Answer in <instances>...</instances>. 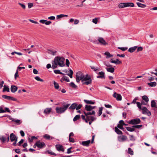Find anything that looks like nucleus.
<instances>
[{"instance_id":"1","label":"nucleus","mask_w":157,"mask_h":157,"mask_svg":"<svg viewBox=\"0 0 157 157\" xmlns=\"http://www.w3.org/2000/svg\"><path fill=\"white\" fill-rule=\"evenodd\" d=\"M64 58L63 57L56 56L54 59V60L52 61V68L53 69L56 68L58 66L61 67L65 66Z\"/></svg>"},{"instance_id":"2","label":"nucleus","mask_w":157,"mask_h":157,"mask_svg":"<svg viewBox=\"0 0 157 157\" xmlns=\"http://www.w3.org/2000/svg\"><path fill=\"white\" fill-rule=\"evenodd\" d=\"M70 104L63 105V107H57L56 108V112L58 114H61L64 113L70 106Z\"/></svg>"},{"instance_id":"3","label":"nucleus","mask_w":157,"mask_h":157,"mask_svg":"<svg viewBox=\"0 0 157 157\" xmlns=\"http://www.w3.org/2000/svg\"><path fill=\"white\" fill-rule=\"evenodd\" d=\"M76 78H91L92 76L87 74L85 75L81 71L77 72L76 75Z\"/></svg>"},{"instance_id":"4","label":"nucleus","mask_w":157,"mask_h":157,"mask_svg":"<svg viewBox=\"0 0 157 157\" xmlns=\"http://www.w3.org/2000/svg\"><path fill=\"white\" fill-rule=\"evenodd\" d=\"M7 135V142H8L10 140V139L11 142H13L15 140H17V138L16 136L13 134V133H11L9 136V134Z\"/></svg>"},{"instance_id":"5","label":"nucleus","mask_w":157,"mask_h":157,"mask_svg":"<svg viewBox=\"0 0 157 157\" xmlns=\"http://www.w3.org/2000/svg\"><path fill=\"white\" fill-rule=\"evenodd\" d=\"M141 122L140 119L139 118H136L131 120L128 122V123L131 124H140Z\"/></svg>"},{"instance_id":"6","label":"nucleus","mask_w":157,"mask_h":157,"mask_svg":"<svg viewBox=\"0 0 157 157\" xmlns=\"http://www.w3.org/2000/svg\"><path fill=\"white\" fill-rule=\"evenodd\" d=\"M35 145L40 148H42L45 147V144L44 142H41L40 140L37 141L35 144Z\"/></svg>"},{"instance_id":"7","label":"nucleus","mask_w":157,"mask_h":157,"mask_svg":"<svg viewBox=\"0 0 157 157\" xmlns=\"http://www.w3.org/2000/svg\"><path fill=\"white\" fill-rule=\"evenodd\" d=\"M142 110L143 114H147L148 116L151 115V112L147 109L146 107H144Z\"/></svg>"},{"instance_id":"8","label":"nucleus","mask_w":157,"mask_h":157,"mask_svg":"<svg viewBox=\"0 0 157 157\" xmlns=\"http://www.w3.org/2000/svg\"><path fill=\"white\" fill-rule=\"evenodd\" d=\"M118 140L119 142H123L126 141L127 138L126 136L124 135H122L119 136L117 137Z\"/></svg>"},{"instance_id":"9","label":"nucleus","mask_w":157,"mask_h":157,"mask_svg":"<svg viewBox=\"0 0 157 157\" xmlns=\"http://www.w3.org/2000/svg\"><path fill=\"white\" fill-rule=\"evenodd\" d=\"M113 96L116 98L117 101H121L122 100V97L120 94H118L116 92H114Z\"/></svg>"},{"instance_id":"10","label":"nucleus","mask_w":157,"mask_h":157,"mask_svg":"<svg viewBox=\"0 0 157 157\" xmlns=\"http://www.w3.org/2000/svg\"><path fill=\"white\" fill-rule=\"evenodd\" d=\"M98 40L101 45H105L108 44L102 37H99L98 38Z\"/></svg>"},{"instance_id":"11","label":"nucleus","mask_w":157,"mask_h":157,"mask_svg":"<svg viewBox=\"0 0 157 157\" xmlns=\"http://www.w3.org/2000/svg\"><path fill=\"white\" fill-rule=\"evenodd\" d=\"M2 97L4 99L9 100H13V101H16L17 100V99L15 98L5 95H2Z\"/></svg>"},{"instance_id":"12","label":"nucleus","mask_w":157,"mask_h":157,"mask_svg":"<svg viewBox=\"0 0 157 157\" xmlns=\"http://www.w3.org/2000/svg\"><path fill=\"white\" fill-rule=\"evenodd\" d=\"M95 107V106H93L90 105H85V109L86 111L89 112L94 109Z\"/></svg>"},{"instance_id":"13","label":"nucleus","mask_w":157,"mask_h":157,"mask_svg":"<svg viewBox=\"0 0 157 157\" xmlns=\"http://www.w3.org/2000/svg\"><path fill=\"white\" fill-rule=\"evenodd\" d=\"M56 147L58 151H62L63 152L64 151L63 147L60 144H56L55 146Z\"/></svg>"},{"instance_id":"14","label":"nucleus","mask_w":157,"mask_h":157,"mask_svg":"<svg viewBox=\"0 0 157 157\" xmlns=\"http://www.w3.org/2000/svg\"><path fill=\"white\" fill-rule=\"evenodd\" d=\"M39 22L41 23L45 24L46 25H50L52 23V22L51 21H47V20L44 19L40 20Z\"/></svg>"},{"instance_id":"15","label":"nucleus","mask_w":157,"mask_h":157,"mask_svg":"<svg viewBox=\"0 0 157 157\" xmlns=\"http://www.w3.org/2000/svg\"><path fill=\"white\" fill-rule=\"evenodd\" d=\"M57 52V51L56 50L48 49L47 51V52L48 54L53 56L56 55Z\"/></svg>"},{"instance_id":"16","label":"nucleus","mask_w":157,"mask_h":157,"mask_svg":"<svg viewBox=\"0 0 157 157\" xmlns=\"http://www.w3.org/2000/svg\"><path fill=\"white\" fill-rule=\"evenodd\" d=\"M84 113L85 116H89V115H94L95 114V112L94 111L92 110L91 111H90L89 112L86 113L85 111H84Z\"/></svg>"},{"instance_id":"17","label":"nucleus","mask_w":157,"mask_h":157,"mask_svg":"<svg viewBox=\"0 0 157 157\" xmlns=\"http://www.w3.org/2000/svg\"><path fill=\"white\" fill-rule=\"evenodd\" d=\"M90 143V140H89L86 141H82V144L84 146H89Z\"/></svg>"},{"instance_id":"18","label":"nucleus","mask_w":157,"mask_h":157,"mask_svg":"<svg viewBox=\"0 0 157 157\" xmlns=\"http://www.w3.org/2000/svg\"><path fill=\"white\" fill-rule=\"evenodd\" d=\"M52 109V108H46L44 109V113L45 114H49L51 112Z\"/></svg>"},{"instance_id":"19","label":"nucleus","mask_w":157,"mask_h":157,"mask_svg":"<svg viewBox=\"0 0 157 157\" xmlns=\"http://www.w3.org/2000/svg\"><path fill=\"white\" fill-rule=\"evenodd\" d=\"M86 119L87 120V121H94L96 120V118L93 116H86Z\"/></svg>"},{"instance_id":"20","label":"nucleus","mask_w":157,"mask_h":157,"mask_svg":"<svg viewBox=\"0 0 157 157\" xmlns=\"http://www.w3.org/2000/svg\"><path fill=\"white\" fill-rule=\"evenodd\" d=\"M91 79H84V82H83V83L88 85L91 83Z\"/></svg>"},{"instance_id":"21","label":"nucleus","mask_w":157,"mask_h":157,"mask_svg":"<svg viewBox=\"0 0 157 157\" xmlns=\"http://www.w3.org/2000/svg\"><path fill=\"white\" fill-rule=\"evenodd\" d=\"M43 137L46 140H52L54 139L53 137H51L49 135L46 134L43 136Z\"/></svg>"},{"instance_id":"22","label":"nucleus","mask_w":157,"mask_h":157,"mask_svg":"<svg viewBox=\"0 0 157 157\" xmlns=\"http://www.w3.org/2000/svg\"><path fill=\"white\" fill-rule=\"evenodd\" d=\"M110 62L112 63H114L116 64H121V62L118 59H116L115 60H113L112 59H111Z\"/></svg>"},{"instance_id":"23","label":"nucleus","mask_w":157,"mask_h":157,"mask_svg":"<svg viewBox=\"0 0 157 157\" xmlns=\"http://www.w3.org/2000/svg\"><path fill=\"white\" fill-rule=\"evenodd\" d=\"M115 131L118 135H122L123 134L122 132L117 127H115Z\"/></svg>"},{"instance_id":"24","label":"nucleus","mask_w":157,"mask_h":157,"mask_svg":"<svg viewBox=\"0 0 157 157\" xmlns=\"http://www.w3.org/2000/svg\"><path fill=\"white\" fill-rule=\"evenodd\" d=\"M104 73L102 71L98 73V75L97 76V78H105Z\"/></svg>"},{"instance_id":"25","label":"nucleus","mask_w":157,"mask_h":157,"mask_svg":"<svg viewBox=\"0 0 157 157\" xmlns=\"http://www.w3.org/2000/svg\"><path fill=\"white\" fill-rule=\"evenodd\" d=\"M17 89V86H12L11 87L10 90L11 91L13 92L14 93L16 92Z\"/></svg>"},{"instance_id":"26","label":"nucleus","mask_w":157,"mask_h":157,"mask_svg":"<svg viewBox=\"0 0 157 157\" xmlns=\"http://www.w3.org/2000/svg\"><path fill=\"white\" fill-rule=\"evenodd\" d=\"M137 46H135L130 48L128 49V51L131 53L133 52L137 48Z\"/></svg>"},{"instance_id":"27","label":"nucleus","mask_w":157,"mask_h":157,"mask_svg":"<svg viewBox=\"0 0 157 157\" xmlns=\"http://www.w3.org/2000/svg\"><path fill=\"white\" fill-rule=\"evenodd\" d=\"M77 107V103H74L71 105V106L69 107V109H76V107Z\"/></svg>"},{"instance_id":"28","label":"nucleus","mask_w":157,"mask_h":157,"mask_svg":"<svg viewBox=\"0 0 157 157\" xmlns=\"http://www.w3.org/2000/svg\"><path fill=\"white\" fill-rule=\"evenodd\" d=\"M118 7L119 8H122L126 7V2L120 3L118 5Z\"/></svg>"},{"instance_id":"29","label":"nucleus","mask_w":157,"mask_h":157,"mask_svg":"<svg viewBox=\"0 0 157 157\" xmlns=\"http://www.w3.org/2000/svg\"><path fill=\"white\" fill-rule=\"evenodd\" d=\"M11 120H12V121L14 122H15L18 125L20 124L21 123V121L19 120H18V119L16 120L15 119H13V118Z\"/></svg>"},{"instance_id":"30","label":"nucleus","mask_w":157,"mask_h":157,"mask_svg":"<svg viewBox=\"0 0 157 157\" xmlns=\"http://www.w3.org/2000/svg\"><path fill=\"white\" fill-rule=\"evenodd\" d=\"M104 54L105 55L107 56L106 57V58H108L113 57V55L111 54L110 53L108 52H105V53Z\"/></svg>"},{"instance_id":"31","label":"nucleus","mask_w":157,"mask_h":157,"mask_svg":"<svg viewBox=\"0 0 157 157\" xmlns=\"http://www.w3.org/2000/svg\"><path fill=\"white\" fill-rule=\"evenodd\" d=\"M136 4L139 7L144 8L146 7V5H145L144 4H143L139 2H137Z\"/></svg>"},{"instance_id":"32","label":"nucleus","mask_w":157,"mask_h":157,"mask_svg":"<svg viewBox=\"0 0 157 157\" xmlns=\"http://www.w3.org/2000/svg\"><path fill=\"white\" fill-rule=\"evenodd\" d=\"M106 70L107 71L113 73L114 71V68L113 67L106 68Z\"/></svg>"},{"instance_id":"33","label":"nucleus","mask_w":157,"mask_h":157,"mask_svg":"<svg viewBox=\"0 0 157 157\" xmlns=\"http://www.w3.org/2000/svg\"><path fill=\"white\" fill-rule=\"evenodd\" d=\"M64 17H68V15H64L63 14H61L59 15H57L56 16L57 19H59L61 18Z\"/></svg>"},{"instance_id":"34","label":"nucleus","mask_w":157,"mask_h":157,"mask_svg":"<svg viewBox=\"0 0 157 157\" xmlns=\"http://www.w3.org/2000/svg\"><path fill=\"white\" fill-rule=\"evenodd\" d=\"M125 128L127 131L131 132H133L135 130V129L132 127H126Z\"/></svg>"},{"instance_id":"35","label":"nucleus","mask_w":157,"mask_h":157,"mask_svg":"<svg viewBox=\"0 0 157 157\" xmlns=\"http://www.w3.org/2000/svg\"><path fill=\"white\" fill-rule=\"evenodd\" d=\"M126 6L133 7L134 6V4L132 2H126Z\"/></svg>"},{"instance_id":"36","label":"nucleus","mask_w":157,"mask_h":157,"mask_svg":"<svg viewBox=\"0 0 157 157\" xmlns=\"http://www.w3.org/2000/svg\"><path fill=\"white\" fill-rule=\"evenodd\" d=\"M54 88L58 90L59 88V84L56 82L55 81H54Z\"/></svg>"},{"instance_id":"37","label":"nucleus","mask_w":157,"mask_h":157,"mask_svg":"<svg viewBox=\"0 0 157 157\" xmlns=\"http://www.w3.org/2000/svg\"><path fill=\"white\" fill-rule=\"evenodd\" d=\"M37 138L35 136H32L30 138H29L28 140L30 143L32 142L34 139L36 140Z\"/></svg>"},{"instance_id":"38","label":"nucleus","mask_w":157,"mask_h":157,"mask_svg":"<svg viewBox=\"0 0 157 157\" xmlns=\"http://www.w3.org/2000/svg\"><path fill=\"white\" fill-rule=\"evenodd\" d=\"M148 85L151 87L155 86L156 85V83L155 82H151L148 83Z\"/></svg>"},{"instance_id":"39","label":"nucleus","mask_w":157,"mask_h":157,"mask_svg":"<svg viewBox=\"0 0 157 157\" xmlns=\"http://www.w3.org/2000/svg\"><path fill=\"white\" fill-rule=\"evenodd\" d=\"M84 101L86 104H94L95 103L94 101H91L88 100H84Z\"/></svg>"},{"instance_id":"40","label":"nucleus","mask_w":157,"mask_h":157,"mask_svg":"<svg viewBox=\"0 0 157 157\" xmlns=\"http://www.w3.org/2000/svg\"><path fill=\"white\" fill-rule=\"evenodd\" d=\"M142 99L143 100L145 101V102L147 103L149 101V99L148 98L147 96L144 95L142 96Z\"/></svg>"},{"instance_id":"41","label":"nucleus","mask_w":157,"mask_h":157,"mask_svg":"<svg viewBox=\"0 0 157 157\" xmlns=\"http://www.w3.org/2000/svg\"><path fill=\"white\" fill-rule=\"evenodd\" d=\"M156 103L155 100H153L151 101V106L152 108L155 107Z\"/></svg>"},{"instance_id":"42","label":"nucleus","mask_w":157,"mask_h":157,"mask_svg":"<svg viewBox=\"0 0 157 157\" xmlns=\"http://www.w3.org/2000/svg\"><path fill=\"white\" fill-rule=\"evenodd\" d=\"M80 118V115H76L74 118L73 121H76L77 120H79Z\"/></svg>"},{"instance_id":"43","label":"nucleus","mask_w":157,"mask_h":157,"mask_svg":"<svg viewBox=\"0 0 157 157\" xmlns=\"http://www.w3.org/2000/svg\"><path fill=\"white\" fill-rule=\"evenodd\" d=\"M0 140L3 143H4L5 141L7 140V139L3 136H0Z\"/></svg>"},{"instance_id":"44","label":"nucleus","mask_w":157,"mask_h":157,"mask_svg":"<svg viewBox=\"0 0 157 157\" xmlns=\"http://www.w3.org/2000/svg\"><path fill=\"white\" fill-rule=\"evenodd\" d=\"M6 91L7 92H9L10 91V89L7 86H6L5 85L4 86V88L3 90V92H4Z\"/></svg>"},{"instance_id":"45","label":"nucleus","mask_w":157,"mask_h":157,"mask_svg":"<svg viewBox=\"0 0 157 157\" xmlns=\"http://www.w3.org/2000/svg\"><path fill=\"white\" fill-rule=\"evenodd\" d=\"M128 153L131 155H133V151L130 148H128Z\"/></svg>"},{"instance_id":"46","label":"nucleus","mask_w":157,"mask_h":157,"mask_svg":"<svg viewBox=\"0 0 157 157\" xmlns=\"http://www.w3.org/2000/svg\"><path fill=\"white\" fill-rule=\"evenodd\" d=\"M70 86L74 89H76L77 86L75 85L73 82H71L70 84Z\"/></svg>"},{"instance_id":"47","label":"nucleus","mask_w":157,"mask_h":157,"mask_svg":"<svg viewBox=\"0 0 157 157\" xmlns=\"http://www.w3.org/2000/svg\"><path fill=\"white\" fill-rule=\"evenodd\" d=\"M136 103L137 104V106L138 107V108L140 109V110H142V109L141 108V105H142V104L141 103H140V102H136Z\"/></svg>"},{"instance_id":"48","label":"nucleus","mask_w":157,"mask_h":157,"mask_svg":"<svg viewBox=\"0 0 157 157\" xmlns=\"http://www.w3.org/2000/svg\"><path fill=\"white\" fill-rule=\"evenodd\" d=\"M69 71H70V74H67V75L70 77V78H72L73 77L72 75L73 73V71L71 69Z\"/></svg>"},{"instance_id":"49","label":"nucleus","mask_w":157,"mask_h":157,"mask_svg":"<svg viewBox=\"0 0 157 157\" xmlns=\"http://www.w3.org/2000/svg\"><path fill=\"white\" fill-rule=\"evenodd\" d=\"M54 72L56 74H60L63 75V73L61 72L59 70H54Z\"/></svg>"},{"instance_id":"50","label":"nucleus","mask_w":157,"mask_h":157,"mask_svg":"<svg viewBox=\"0 0 157 157\" xmlns=\"http://www.w3.org/2000/svg\"><path fill=\"white\" fill-rule=\"evenodd\" d=\"M102 110L103 108L102 107H100L99 108V110L98 113V115L99 116H100L102 114Z\"/></svg>"},{"instance_id":"51","label":"nucleus","mask_w":157,"mask_h":157,"mask_svg":"<svg viewBox=\"0 0 157 157\" xmlns=\"http://www.w3.org/2000/svg\"><path fill=\"white\" fill-rule=\"evenodd\" d=\"M142 127V125L141 124L140 125H133L132 126V127H133L134 128H140Z\"/></svg>"},{"instance_id":"52","label":"nucleus","mask_w":157,"mask_h":157,"mask_svg":"<svg viewBox=\"0 0 157 157\" xmlns=\"http://www.w3.org/2000/svg\"><path fill=\"white\" fill-rule=\"evenodd\" d=\"M118 48L123 51H124L128 49V48L127 47H118Z\"/></svg>"},{"instance_id":"53","label":"nucleus","mask_w":157,"mask_h":157,"mask_svg":"<svg viewBox=\"0 0 157 157\" xmlns=\"http://www.w3.org/2000/svg\"><path fill=\"white\" fill-rule=\"evenodd\" d=\"M85 116H86L85 115V116L83 115H81V117H82V119L83 120H84L86 123H88V121H87V120L86 119V118Z\"/></svg>"},{"instance_id":"54","label":"nucleus","mask_w":157,"mask_h":157,"mask_svg":"<svg viewBox=\"0 0 157 157\" xmlns=\"http://www.w3.org/2000/svg\"><path fill=\"white\" fill-rule=\"evenodd\" d=\"M117 127L118 128L121 130H123L124 129V128L123 127V125H120L119 124H118Z\"/></svg>"},{"instance_id":"55","label":"nucleus","mask_w":157,"mask_h":157,"mask_svg":"<svg viewBox=\"0 0 157 157\" xmlns=\"http://www.w3.org/2000/svg\"><path fill=\"white\" fill-rule=\"evenodd\" d=\"M129 138H130V140H132V141H134L135 140V137L132 135H130L129 136Z\"/></svg>"},{"instance_id":"56","label":"nucleus","mask_w":157,"mask_h":157,"mask_svg":"<svg viewBox=\"0 0 157 157\" xmlns=\"http://www.w3.org/2000/svg\"><path fill=\"white\" fill-rule=\"evenodd\" d=\"M82 105L81 104H79L78 105L77 104V107H76V110H78V109H80Z\"/></svg>"},{"instance_id":"57","label":"nucleus","mask_w":157,"mask_h":157,"mask_svg":"<svg viewBox=\"0 0 157 157\" xmlns=\"http://www.w3.org/2000/svg\"><path fill=\"white\" fill-rule=\"evenodd\" d=\"M92 22L95 24H97L98 22V18H95L92 20Z\"/></svg>"},{"instance_id":"58","label":"nucleus","mask_w":157,"mask_h":157,"mask_svg":"<svg viewBox=\"0 0 157 157\" xmlns=\"http://www.w3.org/2000/svg\"><path fill=\"white\" fill-rule=\"evenodd\" d=\"M18 4L22 7L23 9H25V8L26 7L24 4L21 3H18Z\"/></svg>"},{"instance_id":"59","label":"nucleus","mask_w":157,"mask_h":157,"mask_svg":"<svg viewBox=\"0 0 157 157\" xmlns=\"http://www.w3.org/2000/svg\"><path fill=\"white\" fill-rule=\"evenodd\" d=\"M69 141L70 142L74 143L75 142L74 139L71 137H69Z\"/></svg>"},{"instance_id":"60","label":"nucleus","mask_w":157,"mask_h":157,"mask_svg":"<svg viewBox=\"0 0 157 157\" xmlns=\"http://www.w3.org/2000/svg\"><path fill=\"white\" fill-rule=\"evenodd\" d=\"M90 67L94 71H98V69L97 68H95L94 66H90Z\"/></svg>"},{"instance_id":"61","label":"nucleus","mask_w":157,"mask_h":157,"mask_svg":"<svg viewBox=\"0 0 157 157\" xmlns=\"http://www.w3.org/2000/svg\"><path fill=\"white\" fill-rule=\"evenodd\" d=\"M33 6V3H28V7L30 9L32 8Z\"/></svg>"},{"instance_id":"62","label":"nucleus","mask_w":157,"mask_h":157,"mask_svg":"<svg viewBox=\"0 0 157 157\" xmlns=\"http://www.w3.org/2000/svg\"><path fill=\"white\" fill-rule=\"evenodd\" d=\"M48 153L50 155L56 156V154L55 153L52 152V151H48Z\"/></svg>"},{"instance_id":"63","label":"nucleus","mask_w":157,"mask_h":157,"mask_svg":"<svg viewBox=\"0 0 157 157\" xmlns=\"http://www.w3.org/2000/svg\"><path fill=\"white\" fill-rule=\"evenodd\" d=\"M70 64V62L68 59H66V64L67 67H69V65Z\"/></svg>"},{"instance_id":"64","label":"nucleus","mask_w":157,"mask_h":157,"mask_svg":"<svg viewBox=\"0 0 157 157\" xmlns=\"http://www.w3.org/2000/svg\"><path fill=\"white\" fill-rule=\"evenodd\" d=\"M72 147H71L69 148H68L67 150V154H69L71 152V149H72Z\"/></svg>"}]
</instances>
